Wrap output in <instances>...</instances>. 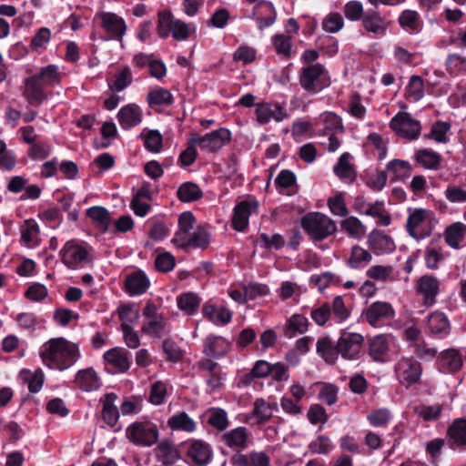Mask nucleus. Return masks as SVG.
<instances>
[{
    "instance_id": "9",
    "label": "nucleus",
    "mask_w": 466,
    "mask_h": 466,
    "mask_svg": "<svg viewBox=\"0 0 466 466\" xmlns=\"http://www.w3.org/2000/svg\"><path fill=\"white\" fill-rule=\"evenodd\" d=\"M193 143L207 153H215L225 147L231 139V133L227 128H218L209 133L200 136L198 134L192 135Z\"/></svg>"
},
{
    "instance_id": "62",
    "label": "nucleus",
    "mask_w": 466,
    "mask_h": 466,
    "mask_svg": "<svg viewBox=\"0 0 466 466\" xmlns=\"http://www.w3.org/2000/svg\"><path fill=\"white\" fill-rule=\"evenodd\" d=\"M444 195L451 203L466 202V178L461 184L447 187Z\"/></svg>"
},
{
    "instance_id": "15",
    "label": "nucleus",
    "mask_w": 466,
    "mask_h": 466,
    "mask_svg": "<svg viewBox=\"0 0 466 466\" xmlns=\"http://www.w3.org/2000/svg\"><path fill=\"white\" fill-rule=\"evenodd\" d=\"M278 410L279 406L276 401L258 398L254 401L252 411L245 416L244 421L255 424L265 423L272 418Z\"/></svg>"
},
{
    "instance_id": "41",
    "label": "nucleus",
    "mask_w": 466,
    "mask_h": 466,
    "mask_svg": "<svg viewBox=\"0 0 466 466\" xmlns=\"http://www.w3.org/2000/svg\"><path fill=\"white\" fill-rule=\"evenodd\" d=\"M317 353L328 363H334L338 359V348L329 337L319 338L316 344Z\"/></svg>"
},
{
    "instance_id": "60",
    "label": "nucleus",
    "mask_w": 466,
    "mask_h": 466,
    "mask_svg": "<svg viewBox=\"0 0 466 466\" xmlns=\"http://www.w3.org/2000/svg\"><path fill=\"white\" fill-rule=\"evenodd\" d=\"M168 384L167 382L157 380L150 387L149 402L153 405H161L164 403L167 395Z\"/></svg>"
},
{
    "instance_id": "14",
    "label": "nucleus",
    "mask_w": 466,
    "mask_h": 466,
    "mask_svg": "<svg viewBox=\"0 0 466 466\" xmlns=\"http://www.w3.org/2000/svg\"><path fill=\"white\" fill-rule=\"evenodd\" d=\"M440 280L431 275H424L416 280L415 290L421 298L424 306L431 307L435 304L440 293Z\"/></svg>"
},
{
    "instance_id": "59",
    "label": "nucleus",
    "mask_w": 466,
    "mask_h": 466,
    "mask_svg": "<svg viewBox=\"0 0 466 466\" xmlns=\"http://www.w3.org/2000/svg\"><path fill=\"white\" fill-rule=\"evenodd\" d=\"M305 291V288L295 282L283 281L278 289V295L281 300H287L291 298H299Z\"/></svg>"
},
{
    "instance_id": "42",
    "label": "nucleus",
    "mask_w": 466,
    "mask_h": 466,
    "mask_svg": "<svg viewBox=\"0 0 466 466\" xmlns=\"http://www.w3.org/2000/svg\"><path fill=\"white\" fill-rule=\"evenodd\" d=\"M208 232L201 227H198L193 233H190L183 244H178L177 247L179 248H187L189 247L205 248L209 243Z\"/></svg>"
},
{
    "instance_id": "22",
    "label": "nucleus",
    "mask_w": 466,
    "mask_h": 466,
    "mask_svg": "<svg viewBox=\"0 0 466 466\" xmlns=\"http://www.w3.org/2000/svg\"><path fill=\"white\" fill-rule=\"evenodd\" d=\"M24 84L23 96L30 105L39 106L47 98L38 76L27 77L25 79Z\"/></svg>"
},
{
    "instance_id": "10",
    "label": "nucleus",
    "mask_w": 466,
    "mask_h": 466,
    "mask_svg": "<svg viewBox=\"0 0 466 466\" xmlns=\"http://www.w3.org/2000/svg\"><path fill=\"white\" fill-rule=\"evenodd\" d=\"M364 316L373 328H381L395 317L392 305L387 301H375L365 310Z\"/></svg>"
},
{
    "instance_id": "43",
    "label": "nucleus",
    "mask_w": 466,
    "mask_h": 466,
    "mask_svg": "<svg viewBox=\"0 0 466 466\" xmlns=\"http://www.w3.org/2000/svg\"><path fill=\"white\" fill-rule=\"evenodd\" d=\"M466 234V225L461 222H456L449 226L444 238L446 243L452 248H459Z\"/></svg>"
},
{
    "instance_id": "2",
    "label": "nucleus",
    "mask_w": 466,
    "mask_h": 466,
    "mask_svg": "<svg viewBox=\"0 0 466 466\" xmlns=\"http://www.w3.org/2000/svg\"><path fill=\"white\" fill-rule=\"evenodd\" d=\"M438 219L433 211L425 208L410 209L406 228L410 237L420 240L428 238L435 228Z\"/></svg>"
},
{
    "instance_id": "17",
    "label": "nucleus",
    "mask_w": 466,
    "mask_h": 466,
    "mask_svg": "<svg viewBox=\"0 0 466 466\" xmlns=\"http://www.w3.org/2000/svg\"><path fill=\"white\" fill-rule=\"evenodd\" d=\"M394 337L390 334H380L369 340V355L376 362H386L390 359V346Z\"/></svg>"
},
{
    "instance_id": "38",
    "label": "nucleus",
    "mask_w": 466,
    "mask_h": 466,
    "mask_svg": "<svg viewBox=\"0 0 466 466\" xmlns=\"http://www.w3.org/2000/svg\"><path fill=\"white\" fill-rule=\"evenodd\" d=\"M95 227L101 232H106L110 224V216L107 210L99 206L91 207L86 211Z\"/></svg>"
},
{
    "instance_id": "45",
    "label": "nucleus",
    "mask_w": 466,
    "mask_h": 466,
    "mask_svg": "<svg viewBox=\"0 0 466 466\" xmlns=\"http://www.w3.org/2000/svg\"><path fill=\"white\" fill-rule=\"evenodd\" d=\"M314 126L323 132L342 131L341 119L334 113L324 112L315 120Z\"/></svg>"
},
{
    "instance_id": "4",
    "label": "nucleus",
    "mask_w": 466,
    "mask_h": 466,
    "mask_svg": "<svg viewBox=\"0 0 466 466\" xmlns=\"http://www.w3.org/2000/svg\"><path fill=\"white\" fill-rule=\"evenodd\" d=\"M301 226L314 241H320L337 231V224L327 215L319 212L309 213L301 219Z\"/></svg>"
},
{
    "instance_id": "63",
    "label": "nucleus",
    "mask_w": 466,
    "mask_h": 466,
    "mask_svg": "<svg viewBox=\"0 0 466 466\" xmlns=\"http://www.w3.org/2000/svg\"><path fill=\"white\" fill-rule=\"evenodd\" d=\"M451 125L444 121H438L432 125L431 133L427 136L438 143H447L449 141L448 133Z\"/></svg>"
},
{
    "instance_id": "13",
    "label": "nucleus",
    "mask_w": 466,
    "mask_h": 466,
    "mask_svg": "<svg viewBox=\"0 0 466 466\" xmlns=\"http://www.w3.org/2000/svg\"><path fill=\"white\" fill-rule=\"evenodd\" d=\"M395 373L401 383L410 386L419 381L422 368L413 358L402 357L395 365Z\"/></svg>"
},
{
    "instance_id": "48",
    "label": "nucleus",
    "mask_w": 466,
    "mask_h": 466,
    "mask_svg": "<svg viewBox=\"0 0 466 466\" xmlns=\"http://www.w3.org/2000/svg\"><path fill=\"white\" fill-rule=\"evenodd\" d=\"M199 304V297L193 292L183 293L177 298V308L187 315L195 314Z\"/></svg>"
},
{
    "instance_id": "20",
    "label": "nucleus",
    "mask_w": 466,
    "mask_h": 466,
    "mask_svg": "<svg viewBox=\"0 0 466 466\" xmlns=\"http://www.w3.org/2000/svg\"><path fill=\"white\" fill-rule=\"evenodd\" d=\"M288 116L286 108L278 103H258L256 106L257 121L261 125L271 120L281 122Z\"/></svg>"
},
{
    "instance_id": "58",
    "label": "nucleus",
    "mask_w": 466,
    "mask_h": 466,
    "mask_svg": "<svg viewBox=\"0 0 466 466\" xmlns=\"http://www.w3.org/2000/svg\"><path fill=\"white\" fill-rule=\"evenodd\" d=\"M387 172L393 174L391 178L394 180L409 177L412 172V168L409 162L395 159L388 163Z\"/></svg>"
},
{
    "instance_id": "1",
    "label": "nucleus",
    "mask_w": 466,
    "mask_h": 466,
    "mask_svg": "<svg viewBox=\"0 0 466 466\" xmlns=\"http://www.w3.org/2000/svg\"><path fill=\"white\" fill-rule=\"evenodd\" d=\"M79 357L76 344L64 338L51 339L43 344L40 358L50 369L64 370L72 366Z\"/></svg>"
},
{
    "instance_id": "40",
    "label": "nucleus",
    "mask_w": 466,
    "mask_h": 466,
    "mask_svg": "<svg viewBox=\"0 0 466 466\" xmlns=\"http://www.w3.org/2000/svg\"><path fill=\"white\" fill-rule=\"evenodd\" d=\"M155 451L157 461L164 465H172L179 459L178 451L169 441L159 442Z\"/></svg>"
},
{
    "instance_id": "56",
    "label": "nucleus",
    "mask_w": 466,
    "mask_h": 466,
    "mask_svg": "<svg viewBox=\"0 0 466 466\" xmlns=\"http://www.w3.org/2000/svg\"><path fill=\"white\" fill-rule=\"evenodd\" d=\"M147 102L151 107L169 106L173 103V96L164 88H157L147 94Z\"/></svg>"
},
{
    "instance_id": "26",
    "label": "nucleus",
    "mask_w": 466,
    "mask_h": 466,
    "mask_svg": "<svg viewBox=\"0 0 466 466\" xmlns=\"http://www.w3.org/2000/svg\"><path fill=\"white\" fill-rule=\"evenodd\" d=\"M142 109L137 104H127L118 110V123L124 129L132 128L142 121Z\"/></svg>"
},
{
    "instance_id": "55",
    "label": "nucleus",
    "mask_w": 466,
    "mask_h": 466,
    "mask_svg": "<svg viewBox=\"0 0 466 466\" xmlns=\"http://www.w3.org/2000/svg\"><path fill=\"white\" fill-rule=\"evenodd\" d=\"M176 20L168 10H164L158 14L157 34L159 37L167 38L170 35Z\"/></svg>"
},
{
    "instance_id": "46",
    "label": "nucleus",
    "mask_w": 466,
    "mask_h": 466,
    "mask_svg": "<svg viewBox=\"0 0 466 466\" xmlns=\"http://www.w3.org/2000/svg\"><path fill=\"white\" fill-rule=\"evenodd\" d=\"M140 137L144 141L145 148L152 153H159L163 146V137L158 130L156 129H144Z\"/></svg>"
},
{
    "instance_id": "30",
    "label": "nucleus",
    "mask_w": 466,
    "mask_h": 466,
    "mask_svg": "<svg viewBox=\"0 0 466 466\" xmlns=\"http://www.w3.org/2000/svg\"><path fill=\"white\" fill-rule=\"evenodd\" d=\"M140 318L138 306L133 302L123 303L118 306V319L121 321V329L134 328Z\"/></svg>"
},
{
    "instance_id": "37",
    "label": "nucleus",
    "mask_w": 466,
    "mask_h": 466,
    "mask_svg": "<svg viewBox=\"0 0 466 466\" xmlns=\"http://www.w3.org/2000/svg\"><path fill=\"white\" fill-rule=\"evenodd\" d=\"M362 24L367 31L378 35H383L388 28L386 20L374 11L366 12Z\"/></svg>"
},
{
    "instance_id": "23",
    "label": "nucleus",
    "mask_w": 466,
    "mask_h": 466,
    "mask_svg": "<svg viewBox=\"0 0 466 466\" xmlns=\"http://www.w3.org/2000/svg\"><path fill=\"white\" fill-rule=\"evenodd\" d=\"M204 318L217 326H225L232 319V312L226 307H218L211 301L206 302L202 307Z\"/></svg>"
},
{
    "instance_id": "64",
    "label": "nucleus",
    "mask_w": 466,
    "mask_h": 466,
    "mask_svg": "<svg viewBox=\"0 0 466 466\" xmlns=\"http://www.w3.org/2000/svg\"><path fill=\"white\" fill-rule=\"evenodd\" d=\"M400 25L406 30L417 32L420 29L419 15L413 10H405L399 17Z\"/></svg>"
},
{
    "instance_id": "47",
    "label": "nucleus",
    "mask_w": 466,
    "mask_h": 466,
    "mask_svg": "<svg viewBox=\"0 0 466 466\" xmlns=\"http://www.w3.org/2000/svg\"><path fill=\"white\" fill-rule=\"evenodd\" d=\"M352 157L350 153H343L333 167L335 175L340 179H353L355 177L353 165L350 163Z\"/></svg>"
},
{
    "instance_id": "33",
    "label": "nucleus",
    "mask_w": 466,
    "mask_h": 466,
    "mask_svg": "<svg viewBox=\"0 0 466 466\" xmlns=\"http://www.w3.org/2000/svg\"><path fill=\"white\" fill-rule=\"evenodd\" d=\"M372 260V254L370 250L354 245L350 249L347 264L350 268L361 269L369 265Z\"/></svg>"
},
{
    "instance_id": "29",
    "label": "nucleus",
    "mask_w": 466,
    "mask_h": 466,
    "mask_svg": "<svg viewBox=\"0 0 466 466\" xmlns=\"http://www.w3.org/2000/svg\"><path fill=\"white\" fill-rule=\"evenodd\" d=\"M448 437L451 448H466V419L455 420L448 429Z\"/></svg>"
},
{
    "instance_id": "5",
    "label": "nucleus",
    "mask_w": 466,
    "mask_h": 466,
    "mask_svg": "<svg viewBox=\"0 0 466 466\" xmlns=\"http://www.w3.org/2000/svg\"><path fill=\"white\" fill-rule=\"evenodd\" d=\"M145 320L141 331L150 337L160 339L169 332L167 318L159 312V308L152 301H147L143 309Z\"/></svg>"
},
{
    "instance_id": "3",
    "label": "nucleus",
    "mask_w": 466,
    "mask_h": 466,
    "mask_svg": "<svg viewBox=\"0 0 466 466\" xmlns=\"http://www.w3.org/2000/svg\"><path fill=\"white\" fill-rule=\"evenodd\" d=\"M126 437L135 446L146 448L157 442L159 431L156 423L143 418L127 427Z\"/></svg>"
},
{
    "instance_id": "19",
    "label": "nucleus",
    "mask_w": 466,
    "mask_h": 466,
    "mask_svg": "<svg viewBox=\"0 0 466 466\" xmlns=\"http://www.w3.org/2000/svg\"><path fill=\"white\" fill-rule=\"evenodd\" d=\"M151 282L147 275L141 269L129 273L124 281V290L130 297L145 294L150 288Z\"/></svg>"
},
{
    "instance_id": "53",
    "label": "nucleus",
    "mask_w": 466,
    "mask_h": 466,
    "mask_svg": "<svg viewBox=\"0 0 466 466\" xmlns=\"http://www.w3.org/2000/svg\"><path fill=\"white\" fill-rule=\"evenodd\" d=\"M33 76H38L39 82L43 86H49L58 84L60 82V73L57 66L49 65L40 69L38 74Z\"/></svg>"
},
{
    "instance_id": "32",
    "label": "nucleus",
    "mask_w": 466,
    "mask_h": 466,
    "mask_svg": "<svg viewBox=\"0 0 466 466\" xmlns=\"http://www.w3.org/2000/svg\"><path fill=\"white\" fill-rule=\"evenodd\" d=\"M415 161L425 169L437 170L441 166V155L431 148H420L415 151Z\"/></svg>"
},
{
    "instance_id": "50",
    "label": "nucleus",
    "mask_w": 466,
    "mask_h": 466,
    "mask_svg": "<svg viewBox=\"0 0 466 466\" xmlns=\"http://www.w3.org/2000/svg\"><path fill=\"white\" fill-rule=\"evenodd\" d=\"M39 228L34 220H26L21 227V239L27 247L35 246L38 243Z\"/></svg>"
},
{
    "instance_id": "16",
    "label": "nucleus",
    "mask_w": 466,
    "mask_h": 466,
    "mask_svg": "<svg viewBox=\"0 0 466 466\" xmlns=\"http://www.w3.org/2000/svg\"><path fill=\"white\" fill-rule=\"evenodd\" d=\"M187 456L196 466H207L212 460L213 450L211 445L202 440H190L187 441Z\"/></svg>"
},
{
    "instance_id": "61",
    "label": "nucleus",
    "mask_w": 466,
    "mask_h": 466,
    "mask_svg": "<svg viewBox=\"0 0 466 466\" xmlns=\"http://www.w3.org/2000/svg\"><path fill=\"white\" fill-rule=\"evenodd\" d=\"M392 418L391 412L386 408L372 410L367 420L373 427H386Z\"/></svg>"
},
{
    "instance_id": "7",
    "label": "nucleus",
    "mask_w": 466,
    "mask_h": 466,
    "mask_svg": "<svg viewBox=\"0 0 466 466\" xmlns=\"http://www.w3.org/2000/svg\"><path fill=\"white\" fill-rule=\"evenodd\" d=\"M299 84L309 94H317L329 85L328 71L317 63L303 66L299 72Z\"/></svg>"
},
{
    "instance_id": "28",
    "label": "nucleus",
    "mask_w": 466,
    "mask_h": 466,
    "mask_svg": "<svg viewBox=\"0 0 466 466\" xmlns=\"http://www.w3.org/2000/svg\"><path fill=\"white\" fill-rule=\"evenodd\" d=\"M178 229L174 234L171 242L177 247L185 243L187 237L190 234L196 223V218L190 211L183 212L178 217Z\"/></svg>"
},
{
    "instance_id": "27",
    "label": "nucleus",
    "mask_w": 466,
    "mask_h": 466,
    "mask_svg": "<svg viewBox=\"0 0 466 466\" xmlns=\"http://www.w3.org/2000/svg\"><path fill=\"white\" fill-rule=\"evenodd\" d=\"M167 425L172 431L193 433L197 430V422L185 411H179L170 416Z\"/></svg>"
},
{
    "instance_id": "57",
    "label": "nucleus",
    "mask_w": 466,
    "mask_h": 466,
    "mask_svg": "<svg viewBox=\"0 0 466 466\" xmlns=\"http://www.w3.org/2000/svg\"><path fill=\"white\" fill-rule=\"evenodd\" d=\"M270 363L266 360H258L255 362L250 372L243 377L245 384H250L255 379L265 378L270 373Z\"/></svg>"
},
{
    "instance_id": "51",
    "label": "nucleus",
    "mask_w": 466,
    "mask_h": 466,
    "mask_svg": "<svg viewBox=\"0 0 466 466\" xmlns=\"http://www.w3.org/2000/svg\"><path fill=\"white\" fill-rule=\"evenodd\" d=\"M365 216L378 218V223L384 227L389 226L391 222L390 215L386 210L384 202L382 201L370 203Z\"/></svg>"
},
{
    "instance_id": "8",
    "label": "nucleus",
    "mask_w": 466,
    "mask_h": 466,
    "mask_svg": "<svg viewBox=\"0 0 466 466\" xmlns=\"http://www.w3.org/2000/svg\"><path fill=\"white\" fill-rule=\"evenodd\" d=\"M390 127L400 137L409 140H416L421 133L419 120L407 112H400L390 122Z\"/></svg>"
},
{
    "instance_id": "12",
    "label": "nucleus",
    "mask_w": 466,
    "mask_h": 466,
    "mask_svg": "<svg viewBox=\"0 0 466 466\" xmlns=\"http://www.w3.org/2000/svg\"><path fill=\"white\" fill-rule=\"evenodd\" d=\"M250 441L251 432L244 426L226 431L220 436V442L235 452H241L246 450Z\"/></svg>"
},
{
    "instance_id": "24",
    "label": "nucleus",
    "mask_w": 466,
    "mask_h": 466,
    "mask_svg": "<svg viewBox=\"0 0 466 466\" xmlns=\"http://www.w3.org/2000/svg\"><path fill=\"white\" fill-rule=\"evenodd\" d=\"M229 350V342L221 336L208 335L203 342V353L208 358L218 359Z\"/></svg>"
},
{
    "instance_id": "39",
    "label": "nucleus",
    "mask_w": 466,
    "mask_h": 466,
    "mask_svg": "<svg viewBox=\"0 0 466 466\" xmlns=\"http://www.w3.org/2000/svg\"><path fill=\"white\" fill-rule=\"evenodd\" d=\"M204 416L207 422L219 431H225L229 425L228 413L221 408H210L206 410Z\"/></svg>"
},
{
    "instance_id": "6",
    "label": "nucleus",
    "mask_w": 466,
    "mask_h": 466,
    "mask_svg": "<svg viewBox=\"0 0 466 466\" xmlns=\"http://www.w3.org/2000/svg\"><path fill=\"white\" fill-rule=\"evenodd\" d=\"M59 256L63 264L71 269L83 268L94 260L91 248L75 239L65 243Z\"/></svg>"
},
{
    "instance_id": "18",
    "label": "nucleus",
    "mask_w": 466,
    "mask_h": 466,
    "mask_svg": "<svg viewBox=\"0 0 466 466\" xmlns=\"http://www.w3.org/2000/svg\"><path fill=\"white\" fill-rule=\"evenodd\" d=\"M367 245L369 249L377 256L391 253L396 248L392 238L380 229H373L369 233Z\"/></svg>"
},
{
    "instance_id": "36",
    "label": "nucleus",
    "mask_w": 466,
    "mask_h": 466,
    "mask_svg": "<svg viewBox=\"0 0 466 466\" xmlns=\"http://www.w3.org/2000/svg\"><path fill=\"white\" fill-rule=\"evenodd\" d=\"M116 396L113 392L106 393L100 399L102 419L110 427H114L116 424Z\"/></svg>"
},
{
    "instance_id": "31",
    "label": "nucleus",
    "mask_w": 466,
    "mask_h": 466,
    "mask_svg": "<svg viewBox=\"0 0 466 466\" xmlns=\"http://www.w3.org/2000/svg\"><path fill=\"white\" fill-rule=\"evenodd\" d=\"M76 385L84 391L96 390L100 387V380L97 373L92 368L81 370L76 373Z\"/></svg>"
},
{
    "instance_id": "52",
    "label": "nucleus",
    "mask_w": 466,
    "mask_h": 466,
    "mask_svg": "<svg viewBox=\"0 0 466 466\" xmlns=\"http://www.w3.org/2000/svg\"><path fill=\"white\" fill-rule=\"evenodd\" d=\"M442 410L443 407L441 404H419L413 407L414 413L423 420L427 421L438 420L442 412Z\"/></svg>"
},
{
    "instance_id": "49",
    "label": "nucleus",
    "mask_w": 466,
    "mask_h": 466,
    "mask_svg": "<svg viewBox=\"0 0 466 466\" xmlns=\"http://www.w3.org/2000/svg\"><path fill=\"white\" fill-rule=\"evenodd\" d=\"M406 98L410 102H418L424 96V82L419 76H412L405 88Z\"/></svg>"
},
{
    "instance_id": "34",
    "label": "nucleus",
    "mask_w": 466,
    "mask_h": 466,
    "mask_svg": "<svg viewBox=\"0 0 466 466\" xmlns=\"http://www.w3.org/2000/svg\"><path fill=\"white\" fill-rule=\"evenodd\" d=\"M340 228L350 238L360 240L366 234V226L354 216L347 217L339 223Z\"/></svg>"
},
{
    "instance_id": "21",
    "label": "nucleus",
    "mask_w": 466,
    "mask_h": 466,
    "mask_svg": "<svg viewBox=\"0 0 466 466\" xmlns=\"http://www.w3.org/2000/svg\"><path fill=\"white\" fill-rule=\"evenodd\" d=\"M258 207L256 200H245L238 204L232 219L233 228L238 231L245 230L248 225L249 217L257 212Z\"/></svg>"
},
{
    "instance_id": "35",
    "label": "nucleus",
    "mask_w": 466,
    "mask_h": 466,
    "mask_svg": "<svg viewBox=\"0 0 466 466\" xmlns=\"http://www.w3.org/2000/svg\"><path fill=\"white\" fill-rule=\"evenodd\" d=\"M309 326V319L304 315L293 314L286 321L285 336L292 339L298 334H304L308 331Z\"/></svg>"
},
{
    "instance_id": "11",
    "label": "nucleus",
    "mask_w": 466,
    "mask_h": 466,
    "mask_svg": "<svg viewBox=\"0 0 466 466\" xmlns=\"http://www.w3.org/2000/svg\"><path fill=\"white\" fill-rule=\"evenodd\" d=\"M363 336L357 332L343 330L338 339L337 348L339 354L345 360H357L359 358Z\"/></svg>"
},
{
    "instance_id": "44",
    "label": "nucleus",
    "mask_w": 466,
    "mask_h": 466,
    "mask_svg": "<svg viewBox=\"0 0 466 466\" xmlns=\"http://www.w3.org/2000/svg\"><path fill=\"white\" fill-rule=\"evenodd\" d=\"M462 363V357L457 350H447L441 355L440 369L443 371H457Z\"/></svg>"
},
{
    "instance_id": "54",
    "label": "nucleus",
    "mask_w": 466,
    "mask_h": 466,
    "mask_svg": "<svg viewBox=\"0 0 466 466\" xmlns=\"http://www.w3.org/2000/svg\"><path fill=\"white\" fill-rule=\"evenodd\" d=\"M202 193L200 188L193 182H185L177 189V196L182 202L198 200Z\"/></svg>"
},
{
    "instance_id": "25",
    "label": "nucleus",
    "mask_w": 466,
    "mask_h": 466,
    "mask_svg": "<svg viewBox=\"0 0 466 466\" xmlns=\"http://www.w3.org/2000/svg\"><path fill=\"white\" fill-rule=\"evenodd\" d=\"M427 329L431 335L442 339L450 333V321L443 312L436 310L428 316Z\"/></svg>"
}]
</instances>
